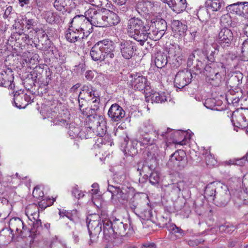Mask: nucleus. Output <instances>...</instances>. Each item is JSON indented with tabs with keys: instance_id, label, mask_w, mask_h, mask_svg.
<instances>
[{
	"instance_id": "1",
	"label": "nucleus",
	"mask_w": 248,
	"mask_h": 248,
	"mask_svg": "<svg viewBox=\"0 0 248 248\" xmlns=\"http://www.w3.org/2000/svg\"><path fill=\"white\" fill-rule=\"evenodd\" d=\"M115 50L114 43L108 39H105L97 42L90 51V56L94 61H102L105 59L113 58Z\"/></svg>"
},
{
	"instance_id": "2",
	"label": "nucleus",
	"mask_w": 248,
	"mask_h": 248,
	"mask_svg": "<svg viewBox=\"0 0 248 248\" xmlns=\"http://www.w3.org/2000/svg\"><path fill=\"white\" fill-rule=\"evenodd\" d=\"M150 29V26L147 21L139 18H131L128 22L127 34L131 38L139 42L143 46V41L146 38V31Z\"/></svg>"
},
{
	"instance_id": "3",
	"label": "nucleus",
	"mask_w": 248,
	"mask_h": 248,
	"mask_svg": "<svg viewBox=\"0 0 248 248\" xmlns=\"http://www.w3.org/2000/svg\"><path fill=\"white\" fill-rule=\"evenodd\" d=\"M224 69V64L222 62L206 64L203 71L206 81L213 86H219L222 81V73Z\"/></svg>"
},
{
	"instance_id": "4",
	"label": "nucleus",
	"mask_w": 248,
	"mask_h": 248,
	"mask_svg": "<svg viewBox=\"0 0 248 248\" xmlns=\"http://www.w3.org/2000/svg\"><path fill=\"white\" fill-rule=\"evenodd\" d=\"M128 227L127 224H124L119 219H115L111 222L108 218L104 224L103 234L104 238L108 240L111 237H114V234H118L120 235H124L126 233V230Z\"/></svg>"
},
{
	"instance_id": "5",
	"label": "nucleus",
	"mask_w": 248,
	"mask_h": 248,
	"mask_svg": "<svg viewBox=\"0 0 248 248\" xmlns=\"http://www.w3.org/2000/svg\"><path fill=\"white\" fill-rule=\"evenodd\" d=\"M108 190L111 193L112 199H117L121 203L124 204L128 198L133 195L134 189L126 186H117L110 185L108 182Z\"/></svg>"
},
{
	"instance_id": "6",
	"label": "nucleus",
	"mask_w": 248,
	"mask_h": 248,
	"mask_svg": "<svg viewBox=\"0 0 248 248\" xmlns=\"http://www.w3.org/2000/svg\"><path fill=\"white\" fill-rule=\"evenodd\" d=\"M70 27L82 31L88 36L93 31V27L89 19L86 15H78L75 16L69 23Z\"/></svg>"
},
{
	"instance_id": "7",
	"label": "nucleus",
	"mask_w": 248,
	"mask_h": 248,
	"mask_svg": "<svg viewBox=\"0 0 248 248\" xmlns=\"http://www.w3.org/2000/svg\"><path fill=\"white\" fill-rule=\"evenodd\" d=\"M87 19L93 26L98 27H104L105 10L103 11L94 8H89L85 12Z\"/></svg>"
},
{
	"instance_id": "8",
	"label": "nucleus",
	"mask_w": 248,
	"mask_h": 248,
	"mask_svg": "<svg viewBox=\"0 0 248 248\" xmlns=\"http://www.w3.org/2000/svg\"><path fill=\"white\" fill-rule=\"evenodd\" d=\"M155 134L154 133H139V144L140 146H153V148H155V150H157L158 147L157 145L159 143V137L156 136L155 137ZM155 151L151 152L150 154H153V156H155Z\"/></svg>"
},
{
	"instance_id": "9",
	"label": "nucleus",
	"mask_w": 248,
	"mask_h": 248,
	"mask_svg": "<svg viewBox=\"0 0 248 248\" xmlns=\"http://www.w3.org/2000/svg\"><path fill=\"white\" fill-rule=\"evenodd\" d=\"M192 75L190 71L184 69L178 72L174 78L176 87L179 89L182 88L191 82Z\"/></svg>"
},
{
	"instance_id": "10",
	"label": "nucleus",
	"mask_w": 248,
	"mask_h": 248,
	"mask_svg": "<svg viewBox=\"0 0 248 248\" xmlns=\"http://www.w3.org/2000/svg\"><path fill=\"white\" fill-rule=\"evenodd\" d=\"M119 49L122 57L127 60L133 56L136 50L135 43L130 40L121 42L119 44Z\"/></svg>"
},
{
	"instance_id": "11",
	"label": "nucleus",
	"mask_w": 248,
	"mask_h": 248,
	"mask_svg": "<svg viewBox=\"0 0 248 248\" xmlns=\"http://www.w3.org/2000/svg\"><path fill=\"white\" fill-rule=\"evenodd\" d=\"M102 224H103L102 220L88 222L87 224V227L90 237L89 242L90 245L97 241L99 235L102 230Z\"/></svg>"
},
{
	"instance_id": "12",
	"label": "nucleus",
	"mask_w": 248,
	"mask_h": 248,
	"mask_svg": "<svg viewBox=\"0 0 248 248\" xmlns=\"http://www.w3.org/2000/svg\"><path fill=\"white\" fill-rule=\"evenodd\" d=\"M186 160L185 153L182 150H178L170 155L168 164L174 167L184 168L186 164Z\"/></svg>"
},
{
	"instance_id": "13",
	"label": "nucleus",
	"mask_w": 248,
	"mask_h": 248,
	"mask_svg": "<svg viewBox=\"0 0 248 248\" xmlns=\"http://www.w3.org/2000/svg\"><path fill=\"white\" fill-rule=\"evenodd\" d=\"M233 38L232 31L227 28L222 29L218 35V43L222 47L230 46Z\"/></svg>"
},
{
	"instance_id": "14",
	"label": "nucleus",
	"mask_w": 248,
	"mask_h": 248,
	"mask_svg": "<svg viewBox=\"0 0 248 248\" xmlns=\"http://www.w3.org/2000/svg\"><path fill=\"white\" fill-rule=\"evenodd\" d=\"M85 131H80V129L78 126H76L74 124H70L68 128V134L71 139L78 137L81 139H89L93 136V131L91 129L89 130L87 134H85Z\"/></svg>"
},
{
	"instance_id": "15",
	"label": "nucleus",
	"mask_w": 248,
	"mask_h": 248,
	"mask_svg": "<svg viewBox=\"0 0 248 248\" xmlns=\"http://www.w3.org/2000/svg\"><path fill=\"white\" fill-rule=\"evenodd\" d=\"M108 114L112 121L117 122L124 117L125 111L119 105L113 104L109 108Z\"/></svg>"
},
{
	"instance_id": "16",
	"label": "nucleus",
	"mask_w": 248,
	"mask_h": 248,
	"mask_svg": "<svg viewBox=\"0 0 248 248\" xmlns=\"http://www.w3.org/2000/svg\"><path fill=\"white\" fill-rule=\"evenodd\" d=\"M14 78L12 71H2L0 72V86L14 90L15 87V84L13 83Z\"/></svg>"
},
{
	"instance_id": "17",
	"label": "nucleus",
	"mask_w": 248,
	"mask_h": 248,
	"mask_svg": "<svg viewBox=\"0 0 248 248\" xmlns=\"http://www.w3.org/2000/svg\"><path fill=\"white\" fill-rule=\"evenodd\" d=\"M183 186V182L180 181L175 183L164 185L162 186V189L166 195L176 197L179 195Z\"/></svg>"
},
{
	"instance_id": "18",
	"label": "nucleus",
	"mask_w": 248,
	"mask_h": 248,
	"mask_svg": "<svg viewBox=\"0 0 248 248\" xmlns=\"http://www.w3.org/2000/svg\"><path fill=\"white\" fill-rule=\"evenodd\" d=\"M9 226L11 232L15 231L18 236L22 235L27 230L22 220L18 217L11 218L9 222Z\"/></svg>"
},
{
	"instance_id": "19",
	"label": "nucleus",
	"mask_w": 248,
	"mask_h": 248,
	"mask_svg": "<svg viewBox=\"0 0 248 248\" xmlns=\"http://www.w3.org/2000/svg\"><path fill=\"white\" fill-rule=\"evenodd\" d=\"M88 36L79 30L70 27L65 33V38L70 43H75Z\"/></svg>"
},
{
	"instance_id": "20",
	"label": "nucleus",
	"mask_w": 248,
	"mask_h": 248,
	"mask_svg": "<svg viewBox=\"0 0 248 248\" xmlns=\"http://www.w3.org/2000/svg\"><path fill=\"white\" fill-rule=\"evenodd\" d=\"M171 27L174 35L182 37L186 35L187 26L181 21L173 20L171 23Z\"/></svg>"
},
{
	"instance_id": "21",
	"label": "nucleus",
	"mask_w": 248,
	"mask_h": 248,
	"mask_svg": "<svg viewBox=\"0 0 248 248\" xmlns=\"http://www.w3.org/2000/svg\"><path fill=\"white\" fill-rule=\"evenodd\" d=\"M215 202L218 203L221 206L226 205L231 198V194L227 186L224 188L221 187V189L215 195Z\"/></svg>"
},
{
	"instance_id": "22",
	"label": "nucleus",
	"mask_w": 248,
	"mask_h": 248,
	"mask_svg": "<svg viewBox=\"0 0 248 248\" xmlns=\"http://www.w3.org/2000/svg\"><path fill=\"white\" fill-rule=\"evenodd\" d=\"M155 137H159V141L161 140L162 142H165L166 144L172 143V139L171 135H173V130L168 128L166 129H158L155 131Z\"/></svg>"
},
{
	"instance_id": "23",
	"label": "nucleus",
	"mask_w": 248,
	"mask_h": 248,
	"mask_svg": "<svg viewBox=\"0 0 248 248\" xmlns=\"http://www.w3.org/2000/svg\"><path fill=\"white\" fill-rule=\"evenodd\" d=\"M104 27L112 26L118 24L120 19L115 13L108 10H105Z\"/></svg>"
},
{
	"instance_id": "24",
	"label": "nucleus",
	"mask_w": 248,
	"mask_h": 248,
	"mask_svg": "<svg viewBox=\"0 0 248 248\" xmlns=\"http://www.w3.org/2000/svg\"><path fill=\"white\" fill-rule=\"evenodd\" d=\"M134 79L132 81V85L135 90H143L147 86V78L140 74L134 75Z\"/></svg>"
},
{
	"instance_id": "25",
	"label": "nucleus",
	"mask_w": 248,
	"mask_h": 248,
	"mask_svg": "<svg viewBox=\"0 0 248 248\" xmlns=\"http://www.w3.org/2000/svg\"><path fill=\"white\" fill-rule=\"evenodd\" d=\"M243 78V74L240 72H236L232 74L227 81V86L232 88L238 87L241 83Z\"/></svg>"
},
{
	"instance_id": "26",
	"label": "nucleus",
	"mask_w": 248,
	"mask_h": 248,
	"mask_svg": "<svg viewBox=\"0 0 248 248\" xmlns=\"http://www.w3.org/2000/svg\"><path fill=\"white\" fill-rule=\"evenodd\" d=\"M168 97V94L164 92H155L146 97V101H149L151 100L152 103H162L167 101Z\"/></svg>"
},
{
	"instance_id": "27",
	"label": "nucleus",
	"mask_w": 248,
	"mask_h": 248,
	"mask_svg": "<svg viewBox=\"0 0 248 248\" xmlns=\"http://www.w3.org/2000/svg\"><path fill=\"white\" fill-rule=\"evenodd\" d=\"M38 210L39 209L35 204L29 205L26 208V215L32 223L33 221H36L39 219Z\"/></svg>"
},
{
	"instance_id": "28",
	"label": "nucleus",
	"mask_w": 248,
	"mask_h": 248,
	"mask_svg": "<svg viewBox=\"0 0 248 248\" xmlns=\"http://www.w3.org/2000/svg\"><path fill=\"white\" fill-rule=\"evenodd\" d=\"M153 26L152 27V29H151V26H150L149 30L146 31V38H145V39H143V46L144 45L145 41H146L148 38L152 40H157L160 39L164 35L160 31H159V30H158L156 27L155 26V29H153Z\"/></svg>"
},
{
	"instance_id": "29",
	"label": "nucleus",
	"mask_w": 248,
	"mask_h": 248,
	"mask_svg": "<svg viewBox=\"0 0 248 248\" xmlns=\"http://www.w3.org/2000/svg\"><path fill=\"white\" fill-rule=\"evenodd\" d=\"M85 98H84V99H81L78 96L79 108L80 110L82 112L83 115L89 116L90 115H93V113L95 112L96 110L98 109L99 107L98 106L94 104L93 108L82 109V108L84 106V104L86 103Z\"/></svg>"
},
{
	"instance_id": "30",
	"label": "nucleus",
	"mask_w": 248,
	"mask_h": 248,
	"mask_svg": "<svg viewBox=\"0 0 248 248\" xmlns=\"http://www.w3.org/2000/svg\"><path fill=\"white\" fill-rule=\"evenodd\" d=\"M14 238V234L10 229H3L0 232V244L5 245L11 242Z\"/></svg>"
},
{
	"instance_id": "31",
	"label": "nucleus",
	"mask_w": 248,
	"mask_h": 248,
	"mask_svg": "<svg viewBox=\"0 0 248 248\" xmlns=\"http://www.w3.org/2000/svg\"><path fill=\"white\" fill-rule=\"evenodd\" d=\"M154 61L155 66L158 68L164 67L168 62L166 54L161 52L155 54Z\"/></svg>"
},
{
	"instance_id": "32",
	"label": "nucleus",
	"mask_w": 248,
	"mask_h": 248,
	"mask_svg": "<svg viewBox=\"0 0 248 248\" xmlns=\"http://www.w3.org/2000/svg\"><path fill=\"white\" fill-rule=\"evenodd\" d=\"M172 139V143L175 144L185 145L186 141L185 140L186 136L184 133L181 131H173V135H171Z\"/></svg>"
},
{
	"instance_id": "33",
	"label": "nucleus",
	"mask_w": 248,
	"mask_h": 248,
	"mask_svg": "<svg viewBox=\"0 0 248 248\" xmlns=\"http://www.w3.org/2000/svg\"><path fill=\"white\" fill-rule=\"evenodd\" d=\"M108 219V215L106 213L102 212L100 215L96 214L89 215L87 218V222L88 224V222H96L102 220L103 230L104 228V224L107 222Z\"/></svg>"
},
{
	"instance_id": "34",
	"label": "nucleus",
	"mask_w": 248,
	"mask_h": 248,
	"mask_svg": "<svg viewBox=\"0 0 248 248\" xmlns=\"http://www.w3.org/2000/svg\"><path fill=\"white\" fill-rule=\"evenodd\" d=\"M139 144V139L138 140H133L130 145V148L128 146L125 147L124 149L125 154L128 155L133 156L138 153L137 146Z\"/></svg>"
},
{
	"instance_id": "35",
	"label": "nucleus",
	"mask_w": 248,
	"mask_h": 248,
	"mask_svg": "<svg viewBox=\"0 0 248 248\" xmlns=\"http://www.w3.org/2000/svg\"><path fill=\"white\" fill-rule=\"evenodd\" d=\"M14 101L15 106L19 108H24L28 105V103H26L24 97L21 96V93H17L16 92L14 96Z\"/></svg>"
},
{
	"instance_id": "36",
	"label": "nucleus",
	"mask_w": 248,
	"mask_h": 248,
	"mask_svg": "<svg viewBox=\"0 0 248 248\" xmlns=\"http://www.w3.org/2000/svg\"><path fill=\"white\" fill-rule=\"evenodd\" d=\"M242 6H243V2H238L227 6L226 10L231 13L241 15L242 14Z\"/></svg>"
},
{
	"instance_id": "37",
	"label": "nucleus",
	"mask_w": 248,
	"mask_h": 248,
	"mask_svg": "<svg viewBox=\"0 0 248 248\" xmlns=\"http://www.w3.org/2000/svg\"><path fill=\"white\" fill-rule=\"evenodd\" d=\"M204 194L208 198H210V200L214 202L216 201L215 195H217V193L214 183L209 184L206 186Z\"/></svg>"
},
{
	"instance_id": "38",
	"label": "nucleus",
	"mask_w": 248,
	"mask_h": 248,
	"mask_svg": "<svg viewBox=\"0 0 248 248\" xmlns=\"http://www.w3.org/2000/svg\"><path fill=\"white\" fill-rule=\"evenodd\" d=\"M93 89V87L91 85H84L82 87L78 96L81 99H84V98H87V99L88 96H91Z\"/></svg>"
},
{
	"instance_id": "39",
	"label": "nucleus",
	"mask_w": 248,
	"mask_h": 248,
	"mask_svg": "<svg viewBox=\"0 0 248 248\" xmlns=\"http://www.w3.org/2000/svg\"><path fill=\"white\" fill-rule=\"evenodd\" d=\"M208 8L213 11H217L224 7V3L223 0H211L208 3Z\"/></svg>"
},
{
	"instance_id": "40",
	"label": "nucleus",
	"mask_w": 248,
	"mask_h": 248,
	"mask_svg": "<svg viewBox=\"0 0 248 248\" xmlns=\"http://www.w3.org/2000/svg\"><path fill=\"white\" fill-rule=\"evenodd\" d=\"M197 16L200 21L205 22L209 18L208 9L206 7H201L197 11Z\"/></svg>"
},
{
	"instance_id": "41",
	"label": "nucleus",
	"mask_w": 248,
	"mask_h": 248,
	"mask_svg": "<svg viewBox=\"0 0 248 248\" xmlns=\"http://www.w3.org/2000/svg\"><path fill=\"white\" fill-rule=\"evenodd\" d=\"M156 131L155 129L153 124L150 122H145L143 126L139 130V133H154V131Z\"/></svg>"
},
{
	"instance_id": "42",
	"label": "nucleus",
	"mask_w": 248,
	"mask_h": 248,
	"mask_svg": "<svg viewBox=\"0 0 248 248\" xmlns=\"http://www.w3.org/2000/svg\"><path fill=\"white\" fill-rule=\"evenodd\" d=\"M70 0H55L54 2V7L56 10L59 11H64L65 10V7L67 6V1Z\"/></svg>"
},
{
	"instance_id": "43",
	"label": "nucleus",
	"mask_w": 248,
	"mask_h": 248,
	"mask_svg": "<svg viewBox=\"0 0 248 248\" xmlns=\"http://www.w3.org/2000/svg\"><path fill=\"white\" fill-rule=\"evenodd\" d=\"M218 103L219 102H217L215 98H207L206 100H205L204 105L206 108L208 109H217V108H216L215 107L217 105H219Z\"/></svg>"
},
{
	"instance_id": "44",
	"label": "nucleus",
	"mask_w": 248,
	"mask_h": 248,
	"mask_svg": "<svg viewBox=\"0 0 248 248\" xmlns=\"http://www.w3.org/2000/svg\"><path fill=\"white\" fill-rule=\"evenodd\" d=\"M154 24L155 26L157 28L158 30H159L162 33L164 34L167 28V22L164 19H161L158 21H156Z\"/></svg>"
},
{
	"instance_id": "45",
	"label": "nucleus",
	"mask_w": 248,
	"mask_h": 248,
	"mask_svg": "<svg viewBox=\"0 0 248 248\" xmlns=\"http://www.w3.org/2000/svg\"><path fill=\"white\" fill-rule=\"evenodd\" d=\"M131 196L132 197L129 200V205L132 210H134L137 207L139 204V195L133 193Z\"/></svg>"
},
{
	"instance_id": "46",
	"label": "nucleus",
	"mask_w": 248,
	"mask_h": 248,
	"mask_svg": "<svg viewBox=\"0 0 248 248\" xmlns=\"http://www.w3.org/2000/svg\"><path fill=\"white\" fill-rule=\"evenodd\" d=\"M160 179L159 173L156 171H153L152 172L149 176V181L153 185L157 184L159 183Z\"/></svg>"
},
{
	"instance_id": "47",
	"label": "nucleus",
	"mask_w": 248,
	"mask_h": 248,
	"mask_svg": "<svg viewBox=\"0 0 248 248\" xmlns=\"http://www.w3.org/2000/svg\"><path fill=\"white\" fill-rule=\"evenodd\" d=\"M91 94V96H88L87 99L89 101H93V103H95L96 105L98 106L100 101L98 93L96 91L93 89V92H92Z\"/></svg>"
},
{
	"instance_id": "48",
	"label": "nucleus",
	"mask_w": 248,
	"mask_h": 248,
	"mask_svg": "<svg viewBox=\"0 0 248 248\" xmlns=\"http://www.w3.org/2000/svg\"><path fill=\"white\" fill-rule=\"evenodd\" d=\"M202 54V52L199 50H196L193 51L192 53L189 55L187 62V65L188 67H190L192 65H193V61L194 59L195 58L196 56H199Z\"/></svg>"
},
{
	"instance_id": "49",
	"label": "nucleus",
	"mask_w": 248,
	"mask_h": 248,
	"mask_svg": "<svg viewBox=\"0 0 248 248\" xmlns=\"http://www.w3.org/2000/svg\"><path fill=\"white\" fill-rule=\"evenodd\" d=\"M55 113L54 112L53 114L51 115V118L53 119V122L55 124L60 125L61 126H65L68 125L66 121L61 117H55Z\"/></svg>"
},
{
	"instance_id": "50",
	"label": "nucleus",
	"mask_w": 248,
	"mask_h": 248,
	"mask_svg": "<svg viewBox=\"0 0 248 248\" xmlns=\"http://www.w3.org/2000/svg\"><path fill=\"white\" fill-rule=\"evenodd\" d=\"M93 119H94V122L97 126V130H98L99 128L102 129L101 127V124L104 126L105 124L104 117L101 115H96L95 116H93Z\"/></svg>"
},
{
	"instance_id": "51",
	"label": "nucleus",
	"mask_w": 248,
	"mask_h": 248,
	"mask_svg": "<svg viewBox=\"0 0 248 248\" xmlns=\"http://www.w3.org/2000/svg\"><path fill=\"white\" fill-rule=\"evenodd\" d=\"M220 232L230 233L235 230V227L232 225L225 224L219 228Z\"/></svg>"
},
{
	"instance_id": "52",
	"label": "nucleus",
	"mask_w": 248,
	"mask_h": 248,
	"mask_svg": "<svg viewBox=\"0 0 248 248\" xmlns=\"http://www.w3.org/2000/svg\"><path fill=\"white\" fill-rule=\"evenodd\" d=\"M202 60L205 61L201 57L199 58H197L196 60L197 63L194 66V68H195L196 70L198 71L200 73L202 72L203 69L204 70L205 67V63L202 62Z\"/></svg>"
},
{
	"instance_id": "53",
	"label": "nucleus",
	"mask_w": 248,
	"mask_h": 248,
	"mask_svg": "<svg viewBox=\"0 0 248 248\" xmlns=\"http://www.w3.org/2000/svg\"><path fill=\"white\" fill-rule=\"evenodd\" d=\"M242 54L245 61H248V41L245 40L242 46Z\"/></svg>"
},
{
	"instance_id": "54",
	"label": "nucleus",
	"mask_w": 248,
	"mask_h": 248,
	"mask_svg": "<svg viewBox=\"0 0 248 248\" xmlns=\"http://www.w3.org/2000/svg\"><path fill=\"white\" fill-rule=\"evenodd\" d=\"M220 22L222 25L224 26H229L231 24V18L228 15H224L220 18Z\"/></svg>"
},
{
	"instance_id": "55",
	"label": "nucleus",
	"mask_w": 248,
	"mask_h": 248,
	"mask_svg": "<svg viewBox=\"0 0 248 248\" xmlns=\"http://www.w3.org/2000/svg\"><path fill=\"white\" fill-rule=\"evenodd\" d=\"M33 196L37 199L42 198L44 196L43 191L38 186H36L32 192Z\"/></svg>"
},
{
	"instance_id": "56",
	"label": "nucleus",
	"mask_w": 248,
	"mask_h": 248,
	"mask_svg": "<svg viewBox=\"0 0 248 248\" xmlns=\"http://www.w3.org/2000/svg\"><path fill=\"white\" fill-rule=\"evenodd\" d=\"M141 5L145 6V7L146 6L147 11H150L152 10V9L153 8L154 6V1L153 0H147L143 2L140 3L139 6Z\"/></svg>"
},
{
	"instance_id": "57",
	"label": "nucleus",
	"mask_w": 248,
	"mask_h": 248,
	"mask_svg": "<svg viewBox=\"0 0 248 248\" xmlns=\"http://www.w3.org/2000/svg\"><path fill=\"white\" fill-rule=\"evenodd\" d=\"M72 193V195L77 199H80L84 196L83 193L79 190L77 187L73 188Z\"/></svg>"
},
{
	"instance_id": "58",
	"label": "nucleus",
	"mask_w": 248,
	"mask_h": 248,
	"mask_svg": "<svg viewBox=\"0 0 248 248\" xmlns=\"http://www.w3.org/2000/svg\"><path fill=\"white\" fill-rule=\"evenodd\" d=\"M205 160L207 165L209 166H214L217 162V160L211 155L206 156Z\"/></svg>"
},
{
	"instance_id": "59",
	"label": "nucleus",
	"mask_w": 248,
	"mask_h": 248,
	"mask_svg": "<svg viewBox=\"0 0 248 248\" xmlns=\"http://www.w3.org/2000/svg\"><path fill=\"white\" fill-rule=\"evenodd\" d=\"M105 0H86V1L92 5L99 7L101 6Z\"/></svg>"
},
{
	"instance_id": "60",
	"label": "nucleus",
	"mask_w": 248,
	"mask_h": 248,
	"mask_svg": "<svg viewBox=\"0 0 248 248\" xmlns=\"http://www.w3.org/2000/svg\"><path fill=\"white\" fill-rule=\"evenodd\" d=\"M26 27L28 29H32L36 25V23L34 19H26Z\"/></svg>"
},
{
	"instance_id": "61",
	"label": "nucleus",
	"mask_w": 248,
	"mask_h": 248,
	"mask_svg": "<svg viewBox=\"0 0 248 248\" xmlns=\"http://www.w3.org/2000/svg\"><path fill=\"white\" fill-rule=\"evenodd\" d=\"M55 16L53 13L48 12L46 15V20L49 23H52L55 21Z\"/></svg>"
},
{
	"instance_id": "62",
	"label": "nucleus",
	"mask_w": 248,
	"mask_h": 248,
	"mask_svg": "<svg viewBox=\"0 0 248 248\" xmlns=\"http://www.w3.org/2000/svg\"><path fill=\"white\" fill-rule=\"evenodd\" d=\"M248 156V152L243 157L236 159L235 161V164L237 165H239V166L243 165L246 161H248V159L247 158Z\"/></svg>"
},
{
	"instance_id": "63",
	"label": "nucleus",
	"mask_w": 248,
	"mask_h": 248,
	"mask_svg": "<svg viewBox=\"0 0 248 248\" xmlns=\"http://www.w3.org/2000/svg\"><path fill=\"white\" fill-rule=\"evenodd\" d=\"M32 225L33 228L36 230V231H39L42 227L41 220L40 219H38L36 221H33Z\"/></svg>"
},
{
	"instance_id": "64",
	"label": "nucleus",
	"mask_w": 248,
	"mask_h": 248,
	"mask_svg": "<svg viewBox=\"0 0 248 248\" xmlns=\"http://www.w3.org/2000/svg\"><path fill=\"white\" fill-rule=\"evenodd\" d=\"M242 14L248 18V2H243Z\"/></svg>"
}]
</instances>
